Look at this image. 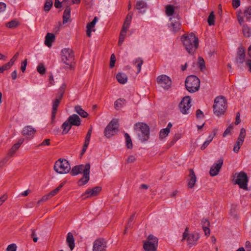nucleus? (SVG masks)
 Masks as SVG:
<instances>
[{"label":"nucleus","instance_id":"1","mask_svg":"<svg viewBox=\"0 0 251 251\" xmlns=\"http://www.w3.org/2000/svg\"><path fill=\"white\" fill-rule=\"evenodd\" d=\"M181 41L189 53H193L199 45L198 38L193 33L183 35L181 37Z\"/></svg>","mask_w":251,"mask_h":251},{"label":"nucleus","instance_id":"2","mask_svg":"<svg viewBox=\"0 0 251 251\" xmlns=\"http://www.w3.org/2000/svg\"><path fill=\"white\" fill-rule=\"evenodd\" d=\"M214 113L217 116L224 114L227 109L226 100L223 96L217 97L213 106Z\"/></svg>","mask_w":251,"mask_h":251},{"label":"nucleus","instance_id":"3","mask_svg":"<svg viewBox=\"0 0 251 251\" xmlns=\"http://www.w3.org/2000/svg\"><path fill=\"white\" fill-rule=\"evenodd\" d=\"M185 84L187 91L190 93H194L199 89L200 80L197 76L191 75L186 78Z\"/></svg>","mask_w":251,"mask_h":251},{"label":"nucleus","instance_id":"4","mask_svg":"<svg viewBox=\"0 0 251 251\" xmlns=\"http://www.w3.org/2000/svg\"><path fill=\"white\" fill-rule=\"evenodd\" d=\"M200 238V235L197 232L188 233V228L186 227L182 235V241L186 240L187 245L189 247L196 246Z\"/></svg>","mask_w":251,"mask_h":251},{"label":"nucleus","instance_id":"5","mask_svg":"<svg viewBox=\"0 0 251 251\" xmlns=\"http://www.w3.org/2000/svg\"><path fill=\"white\" fill-rule=\"evenodd\" d=\"M135 129L138 132L139 139L145 142L147 141L150 137V128L149 126L144 123H138L135 125Z\"/></svg>","mask_w":251,"mask_h":251},{"label":"nucleus","instance_id":"6","mask_svg":"<svg viewBox=\"0 0 251 251\" xmlns=\"http://www.w3.org/2000/svg\"><path fill=\"white\" fill-rule=\"evenodd\" d=\"M54 170L58 174H64L69 172L71 167L66 159L60 158L55 163Z\"/></svg>","mask_w":251,"mask_h":251},{"label":"nucleus","instance_id":"7","mask_svg":"<svg viewBox=\"0 0 251 251\" xmlns=\"http://www.w3.org/2000/svg\"><path fill=\"white\" fill-rule=\"evenodd\" d=\"M61 59L63 62L67 65L68 68H71L74 61V54L72 50L69 48L62 49Z\"/></svg>","mask_w":251,"mask_h":251},{"label":"nucleus","instance_id":"8","mask_svg":"<svg viewBox=\"0 0 251 251\" xmlns=\"http://www.w3.org/2000/svg\"><path fill=\"white\" fill-rule=\"evenodd\" d=\"M158 239L152 235H150L148 241L144 243L143 248L146 251H156Z\"/></svg>","mask_w":251,"mask_h":251},{"label":"nucleus","instance_id":"9","mask_svg":"<svg viewBox=\"0 0 251 251\" xmlns=\"http://www.w3.org/2000/svg\"><path fill=\"white\" fill-rule=\"evenodd\" d=\"M131 16L128 15L125 21L119 36L118 45L121 46L124 42L126 38L127 31L128 30L131 21Z\"/></svg>","mask_w":251,"mask_h":251},{"label":"nucleus","instance_id":"10","mask_svg":"<svg viewBox=\"0 0 251 251\" xmlns=\"http://www.w3.org/2000/svg\"><path fill=\"white\" fill-rule=\"evenodd\" d=\"M235 175L236 176L235 183L237 184L240 188L247 190L248 179L247 174L243 172H241L238 174H235Z\"/></svg>","mask_w":251,"mask_h":251},{"label":"nucleus","instance_id":"11","mask_svg":"<svg viewBox=\"0 0 251 251\" xmlns=\"http://www.w3.org/2000/svg\"><path fill=\"white\" fill-rule=\"evenodd\" d=\"M118 121L112 120L104 129V135L107 138H110L118 131Z\"/></svg>","mask_w":251,"mask_h":251},{"label":"nucleus","instance_id":"12","mask_svg":"<svg viewBox=\"0 0 251 251\" xmlns=\"http://www.w3.org/2000/svg\"><path fill=\"white\" fill-rule=\"evenodd\" d=\"M191 99L189 96H186L182 99L179 104V109L183 114L189 113V110L191 106Z\"/></svg>","mask_w":251,"mask_h":251},{"label":"nucleus","instance_id":"13","mask_svg":"<svg viewBox=\"0 0 251 251\" xmlns=\"http://www.w3.org/2000/svg\"><path fill=\"white\" fill-rule=\"evenodd\" d=\"M23 140H20L13 146V147L9 150L7 155L4 158L0 161V168L3 166L4 164L7 162L9 158L14 154V153L20 148L21 144L23 143Z\"/></svg>","mask_w":251,"mask_h":251},{"label":"nucleus","instance_id":"14","mask_svg":"<svg viewBox=\"0 0 251 251\" xmlns=\"http://www.w3.org/2000/svg\"><path fill=\"white\" fill-rule=\"evenodd\" d=\"M180 23L178 15L170 18V23L168 24V27L170 31L173 33H176L180 29Z\"/></svg>","mask_w":251,"mask_h":251},{"label":"nucleus","instance_id":"15","mask_svg":"<svg viewBox=\"0 0 251 251\" xmlns=\"http://www.w3.org/2000/svg\"><path fill=\"white\" fill-rule=\"evenodd\" d=\"M157 82L164 89H168L171 86V79L165 75H159L157 77Z\"/></svg>","mask_w":251,"mask_h":251},{"label":"nucleus","instance_id":"16","mask_svg":"<svg viewBox=\"0 0 251 251\" xmlns=\"http://www.w3.org/2000/svg\"><path fill=\"white\" fill-rule=\"evenodd\" d=\"M90 164L89 163L86 164L85 169L83 171V176L78 182L79 186L84 185L88 182L90 179Z\"/></svg>","mask_w":251,"mask_h":251},{"label":"nucleus","instance_id":"17","mask_svg":"<svg viewBox=\"0 0 251 251\" xmlns=\"http://www.w3.org/2000/svg\"><path fill=\"white\" fill-rule=\"evenodd\" d=\"M223 164V159L220 158L216 161L211 166L209 173L211 176H217L222 168Z\"/></svg>","mask_w":251,"mask_h":251},{"label":"nucleus","instance_id":"18","mask_svg":"<svg viewBox=\"0 0 251 251\" xmlns=\"http://www.w3.org/2000/svg\"><path fill=\"white\" fill-rule=\"evenodd\" d=\"M106 242L102 238L96 240L93 244V251H105Z\"/></svg>","mask_w":251,"mask_h":251},{"label":"nucleus","instance_id":"19","mask_svg":"<svg viewBox=\"0 0 251 251\" xmlns=\"http://www.w3.org/2000/svg\"><path fill=\"white\" fill-rule=\"evenodd\" d=\"M237 19L240 25L242 26L243 33L244 36L249 37L251 35V29L246 24L244 23V18L239 13H237Z\"/></svg>","mask_w":251,"mask_h":251},{"label":"nucleus","instance_id":"20","mask_svg":"<svg viewBox=\"0 0 251 251\" xmlns=\"http://www.w3.org/2000/svg\"><path fill=\"white\" fill-rule=\"evenodd\" d=\"M60 91L61 93L59 96L58 97V98L55 99L53 102L52 110L51 113V119L52 121L54 120L55 118L57 107L60 102L64 94V88L60 89Z\"/></svg>","mask_w":251,"mask_h":251},{"label":"nucleus","instance_id":"21","mask_svg":"<svg viewBox=\"0 0 251 251\" xmlns=\"http://www.w3.org/2000/svg\"><path fill=\"white\" fill-rule=\"evenodd\" d=\"M101 188L100 187H95L93 189H88L86 190L83 196H85V198L96 196L101 191Z\"/></svg>","mask_w":251,"mask_h":251},{"label":"nucleus","instance_id":"22","mask_svg":"<svg viewBox=\"0 0 251 251\" xmlns=\"http://www.w3.org/2000/svg\"><path fill=\"white\" fill-rule=\"evenodd\" d=\"M71 126H78L81 125V119L76 114H73L67 119Z\"/></svg>","mask_w":251,"mask_h":251},{"label":"nucleus","instance_id":"23","mask_svg":"<svg viewBox=\"0 0 251 251\" xmlns=\"http://www.w3.org/2000/svg\"><path fill=\"white\" fill-rule=\"evenodd\" d=\"M245 50L244 48L240 46L238 49L237 57L236 59L237 63H242L245 60Z\"/></svg>","mask_w":251,"mask_h":251},{"label":"nucleus","instance_id":"24","mask_svg":"<svg viewBox=\"0 0 251 251\" xmlns=\"http://www.w3.org/2000/svg\"><path fill=\"white\" fill-rule=\"evenodd\" d=\"M189 178L188 179V187L189 188H192L194 187L197 179L196 176L192 169H190L189 170Z\"/></svg>","mask_w":251,"mask_h":251},{"label":"nucleus","instance_id":"25","mask_svg":"<svg viewBox=\"0 0 251 251\" xmlns=\"http://www.w3.org/2000/svg\"><path fill=\"white\" fill-rule=\"evenodd\" d=\"M86 164L80 165L74 167L71 172V174L72 176H75L80 173H83V171L85 170Z\"/></svg>","mask_w":251,"mask_h":251},{"label":"nucleus","instance_id":"26","mask_svg":"<svg viewBox=\"0 0 251 251\" xmlns=\"http://www.w3.org/2000/svg\"><path fill=\"white\" fill-rule=\"evenodd\" d=\"M97 21L98 18L95 17L91 22L89 23L87 25L86 34L88 37H90L91 36V32L92 31H94L93 28Z\"/></svg>","mask_w":251,"mask_h":251},{"label":"nucleus","instance_id":"27","mask_svg":"<svg viewBox=\"0 0 251 251\" xmlns=\"http://www.w3.org/2000/svg\"><path fill=\"white\" fill-rule=\"evenodd\" d=\"M36 130L31 126H25L22 131V134L25 136H32L35 132Z\"/></svg>","mask_w":251,"mask_h":251},{"label":"nucleus","instance_id":"28","mask_svg":"<svg viewBox=\"0 0 251 251\" xmlns=\"http://www.w3.org/2000/svg\"><path fill=\"white\" fill-rule=\"evenodd\" d=\"M66 241L71 250L72 251L75 247V239L72 233H68Z\"/></svg>","mask_w":251,"mask_h":251},{"label":"nucleus","instance_id":"29","mask_svg":"<svg viewBox=\"0 0 251 251\" xmlns=\"http://www.w3.org/2000/svg\"><path fill=\"white\" fill-rule=\"evenodd\" d=\"M55 39V35L53 33H48L45 37V44L48 47L51 46L52 42Z\"/></svg>","mask_w":251,"mask_h":251},{"label":"nucleus","instance_id":"30","mask_svg":"<svg viewBox=\"0 0 251 251\" xmlns=\"http://www.w3.org/2000/svg\"><path fill=\"white\" fill-rule=\"evenodd\" d=\"M166 14L167 16H173L176 17V15H178L177 14L175 13V7L172 5H167L166 6Z\"/></svg>","mask_w":251,"mask_h":251},{"label":"nucleus","instance_id":"31","mask_svg":"<svg viewBox=\"0 0 251 251\" xmlns=\"http://www.w3.org/2000/svg\"><path fill=\"white\" fill-rule=\"evenodd\" d=\"M71 16V8L69 6H67L63 12V24L67 23L70 18Z\"/></svg>","mask_w":251,"mask_h":251},{"label":"nucleus","instance_id":"32","mask_svg":"<svg viewBox=\"0 0 251 251\" xmlns=\"http://www.w3.org/2000/svg\"><path fill=\"white\" fill-rule=\"evenodd\" d=\"M118 81L121 84H125L127 81V76L124 73H119L116 75Z\"/></svg>","mask_w":251,"mask_h":251},{"label":"nucleus","instance_id":"33","mask_svg":"<svg viewBox=\"0 0 251 251\" xmlns=\"http://www.w3.org/2000/svg\"><path fill=\"white\" fill-rule=\"evenodd\" d=\"M75 111L83 118H86L88 115V114L79 105H76L75 107Z\"/></svg>","mask_w":251,"mask_h":251},{"label":"nucleus","instance_id":"34","mask_svg":"<svg viewBox=\"0 0 251 251\" xmlns=\"http://www.w3.org/2000/svg\"><path fill=\"white\" fill-rule=\"evenodd\" d=\"M214 136L215 134H211L208 136L206 141L203 143L201 147V150H204L209 145V144L213 139Z\"/></svg>","mask_w":251,"mask_h":251},{"label":"nucleus","instance_id":"35","mask_svg":"<svg viewBox=\"0 0 251 251\" xmlns=\"http://www.w3.org/2000/svg\"><path fill=\"white\" fill-rule=\"evenodd\" d=\"M71 127L72 126H71V125L70 124V123L68 121V120H67V121H66L61 126V127L63 129L62 133H67L71 129Z\"/></svg>","mask_w":251,"mask_h":251},{"label":"nucleus","instance_id":"36","mask_svg":"<svg viewBox=\"0 0 251 251\" xmlns=\"http://www.w3.org/2000/svg\"><path fill=\"white\" fill-rule=\"evenodd\" d=\"M143 60L140 58H136L133 61V63L134 65L136 64L138 69L137 73H139L141 70V67L143 64Z\"/></svg>","mask_w":251,"mask_h":251},{"label":"nucleus","instance_id":"37","mask_svg":"<svg viewBox=\"0 0 251 251\" xmlns=\"http://www.w3.org/2000/svg\"><path fill=\"white\" fill-rule=\"evenodd\" d=\"M19 25V23L17 20H12L9 22H7L5 24L6 27L9 28H13L17 27Z\"/></svg>","mask_w":251,"mask_h":251},{"label":"nucleus","instance_id":"38","mask_svg":"<svg viewBox=\"0 0 251 251\" xmlns=\"http://www.w3.org/2000/svg\"><path fill=\"white\" fill-rule=\"evenodd\" d=\"M125 100L122 99H118L115 101L114 106L115 108L118 110L122 108L125 104Z\"/></svg>","mask_w":251,"mask_h":251},{"label":"nucleus","instance_id":"39","mask_svg":"<svg viewBox=\"0 0 251 251\" xmlns=\"http://www.w3.org/2000/svg\"><path fill=\"white\" fill-rule=\"evenodd\" d=\"M244 16L247 21H251V6L247 8L244 12Z\"/></svg>","mask_w":251,"mask_h":251},{"label":"nucleus","instance_id":"40","mask_svg":"<svg viewBox=\"0 0 251 251\" xmlns=\"http://www.w3.org/2000/svg\"><path fill=\"white\" fill-rule=\"evenodd\" d=\"M125 137L126 139V147L129 149H131L132 148V143L130 137L127 133L125 134Z\"/></svg>","mask_w":251,"mask_h":251},{"label":"nucleus","instance_id":"41","mask_svg":"<svg viewBox=\"0 0 251 251\" xmlns=\"http://www.w3.org/2000/svg\"><path fill=\"white\" fill-rule=\"evenodd\" d=\"M215 15L214 14L213 11L210 12L208 18L207 20V22L208 23L209 25L211 26L215 24Z\"/></svg>","mask_w":251,"mask_h":251},{"label":"nucleus","instance_id":"42","mask_svg":"<svg viewBox=\"0 0 251 251\" xmlns=\"http://www.w3.org/2000/svg\"><path fill=\"white\" fill-rule=\"evenodd\" d=\"M243 141L238 140L237 139L233 149V151L235 153H238L239 152L240 147L243 145Z\"/></svg>","mask_w":251,"mask_h":251},{"label":"nucleus","instance_id":"43","mask_svg":"<svg viewBox=\"0 0 251 251\" xmlns=\"http://www.w3.org/2000/svg\"><path fill=\"white\" fill-rule=\"evenodd\" d=\"M63 185V183H61L56 189L49 193L48 194L49 195L50 197L51 198L56 195L60 191V190L62 188Z\"/></svg>","mask_w":251,"mask_h":251},{"label":"nucleus","instance_id":"44","mask_svg":"<svg viewBox=\"0 0 251 251\" xmlns=\"http://www.w3.org/2000/svg\"><path fill=\"white\" fill-rule=\"evenodd\" d=\"M170 131L166 128L162 129L159 133V137L160 139H163L167 137L169 134Z\"/></svg>","mask_w":251,"mask_h":251},{"label":"nucleus","instance_id":"45","mask_svg":"<svg viewBox=\"0 0 251 251\" xmlns=\"http://www.w3.org/2000/svg\"><path fill=\"white\" fill-rule=\"evenodd\" d=\"M246 130L244 128H242L240 130V134L237 139L244 142Z\"/></svg>","mask_w":251,"mask_h":251},{"label":"nucleus","instance_id":"46","mask_svg":"<svg viewBox=\"0 0 251 251\" xmlns=\"http://www.w3.org/2000/svg\"><path fill=\"white\" fill-rule=\"evenodd\" d=\"M52 4H53L52 1L47 0L44 5V10L46 11H49L50 9Z\"/></svg>","mask_w":251,"mask_h":251},{"label":"nucleus","instance_id":"47","mask_svg":"<svg viewBox=\"0 0 251 251\" xmlns=\"http://www.w3.org/2000/svg\"><path fill=\"white\" fill-rule=\"evenodd\" d=\"M37 70L39 73H40L41 75H43L46 72V69L45 67L44 66L43 64H40L37 68Z\"/></svg>","mask_w":251,"mask_h":251},{"label":"nucleus","instance_id":"48","mask_svg":"<svg viewBox=\"0 0 251 251\" xmlns=\"http://www.w3.org/2000/svg\"><path fill=\"white\" fill-rule=\"evenodd\" d=\"M146 6H147L146 3L145 2H144V1H137L136 3V8L138 9H141L142 8L146 7Z\"/></svg>","mask_w":251,"mask_h":251},{"label":"nucleus","instance_id":"49","mask_svg":"<svg viewBox=\"0 0 251 251\" xmlns=\"http://www.w3.org/2000/svg\"><path fill=\"white\" fill-rule=\"evenodd\" d=\"M11 66H12L8 62L2 67H0V73H2L4 71L8 70Z\"/></svg>","mask_w":251,"mask_h":251},{"label":"nucleus","instance_id":"50","mask_svg":"<svg viewBox=\"0 0 251 251\" xmlns=\"http://www.w3.org/2000/svg\"><path fill=\"white\" fill-rule=\"evenodd\" d=\"M17 246L15 244H11L8 246L6 251H16Z\"/></svg>","mask_w":251,"mask_h":251},{"label":"nucleus","instance_id":"51","mask_svg":"<svg viewBox=\"0 0 251 251\" xmlns=\"http://www.w3.org/2000/svg\"><path fill=\"white\" fill-rule=\"evenodd\" d=\"M50 198V197L49 195L48 194L47 195H46L43 196L42 198L40 200H39L38 201L37 204H39L41 202H45V201H47L48 199H49Z\"/></svg>","mask_w":251,"mask_h":251},{"label":"nucleus","instance_id":"52","mask_svg":"<svg viewBox=\"0 0 251 251\" xmlns=\"http://www.w3.org/2000/svg\"><path fill=\"white\" fill-rule=\"evenodd\" d=\"M115 62H116L115 56L114 54H112L111 55V57H110V65H109V67L110 68H112L114 66Z\"/></svg>","mask_w":251,"mask_h":251},{"label":"nucleus","instance_id":"53","mask_svg":"<svg viewBox=\"0 0 251 251\" xmlns=\"http://www.w3.org/2000/svg\"><path fill=\"white\" fill-rule=\"evenodd\" d=\"M18 56H19V53L17 52L13 56V57L11 59L10 61L8 62L9 64H10L11 66H12L14 64V63L15 61H16V60L17 59Z\"/></svg>","mask_w":251,"mask_h":251},{"label":"nucleus","instance_id":"54","mask_svg":"<svg viewBox=\"0 0 251 251\" xmlns=\"http://www.w3.org/2000/svg\"><path fill=\"white\" fill-rule=\"evenodd\" d=\"M136 159V157L135 156L131 155H129L127 159V162L128 163H131L134 162Z\"/></svg>","mask_w":251,"mask_h":251},{"label":"nucleus","instance_id":"55","mask_svg":"<svg viewBox=\"0 0 251 251\" xmlns=\"http://www.w3.org/2000/svg\"><path fill=\"white\" fill-rule=\"evenodd\" d=\"M232 6L234 8H238L240 5V0H232Z\"/></svg>","mask_w":251,"mask_h":251},{"label":"nucleus","instance_id":"56","mask_svg":"<svg viewBox=\"0 0 251 251\" xmlns=\"http://www.w3.org/2000/svg\"><path fill=\"white\" fill-rule=\"evenodd\" d=\"M27 65V59H25L21 64V70L23 72H24L25 70L26 67Z\"/></svg>","mask_w":251,"mask_h":251},{"label":"nucleus","instance_id":"57","mask_svg":"<svg viewBox=\"0 0 251 251\" xmlns=\"http://www.w3.org/2000/svg\"><path fill=\"white\" fill-rule=\"evenodd\" d=\"M6 7V4L4 2H0V13L4 12Z\"/></svg>","mask_w":251,"mask_h":251},{"label":"nucleus","instance_id":"58","mask_svg":"<svg viewBox=\"0 0 251 251\" xmlns=\"http://www.w3.org/2000/svg\"><path fill=\"white\" fill-rule=\"evenodd\" d=\"M199 65H200V66L201 69H202L203 68H204L205 67L204 61L202 58H201V57L199 58Z\"/></svg>","mask_w":251,"mask_h":251},{"label":"nucleus","instance_id":"59","mask_svg":"<svg viewBox=\"0 0 251 251\" xmlns=\"http://www.w3.org/2000/svg\"><path fill=\"white\" fill-rule=\"evenodd\" d=\"M135 216V213H133L131 215V216H130L129 219V221H128V225H127V226L128 227H130L132 225V223L134 219V217Z\"/></svg>","mask_w":251,"mask_h":251},{"label":"nucleus","instance_id":"60","mask_svg":"<svg viewBox=\"0 0 251 251\" xmlns=\"http://www.w3.org/2000/svg\"><path fill=\"white\" fill-rule=\"evenodd\" d=\"M232 128V127L231 126H229L224 132L223 136L225 137L227 135L229 134L230 133Z\"/></svg>","mask_w":251,"mask_h":251},{"label":"nucleus","instance_id":"61","mask_svg":"<svg viewBox=\"0 0 251 251\" xmlns=\"http://www.w3.org/2000/svg\"><path fill=\"white\" fill-rule=\"evenodd\" d=\"M92 132V128L91 127L88 131V132L85 137V139L87 140H90Z\"/></svg>","mask_w":251,"mask_h":251},{"label":"nucleus","instance_id":"62","mask_svg":"<svg viewBox=\"0 0 251 251\" xmlns=\"http://www.w3.org/2000/svg\"><path fill=\"white\" fill-rule=\"evenodd\" d=\"M201 224L202 225V227L203 226H209V222L207 219H202Z\"/></svg>","mask_w":251,"mask_h":251},{"label":"nucleus","instance_id":"63","mask_svg":"<svg viewBox=\"0 0 251 251\" xmlns=\"http://www.w3.org/2000/svg\"><path fill=\"white\" fill-rule=\"evenodd\" d=\"M54 6L56 8H59L62 6V3L59 0H55Z\"/></svg>","mask_w":251,"mask_h":251},{"label":"nucleus","instance_id":"64","mask_svg":"<svg viewBox=\"0 0 251 251\" xmlns=\"http://www.w3.org/2000/svg\"><path fill=\"white\" fill-rule=\"evenodd\" d=\"M203 230L205 233V235H209L210 233V230L208 228V226H203Z\"/></svg>","mask_w":251,"mask_h":251}]
</instances>
